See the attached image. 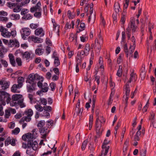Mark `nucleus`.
<instances>
[{"label": "nucleus", "mask_w": 156, "mask_h": 156, "mask_svg": "<svg viewBox=\"0 0 156 156\" xmlns=\"http://www.w3.org/2000/svg\"><path fill=\"white\" fill-rule=\"evenodd\" d=\"M85 26L84 23L80 22V24L79 26L77 27L79 31L77 30V31L76 33L75 34L73 33H72L70 34L69 37V40L70 42H73V43L75 44H77V33H79L80 31L84 30L85 28Z\"/></svg>", "instance_id": "nucleus-1"}, {"label": "nucleus", "mask_w": 156, "mask_h": 156, "mask_svg": "<svg viewBox=\"0 0 156 156\" xmlns=\"http://www.w3.org/2000/svg\"><path fill=\"white\" fill-rule=\"evenodd\" d=\"M103 43V39L101 35L99 34L95 40L94 47L95 50L98 53L100 51L101 45Z\"/></svg>", "instance_id": "nucleus-2"}, {"label": "nucleus", "mask_w": 156, "mask_h": 156, "mask_svg": "<svg viewBox=\"0 0 156 156\" xmlns=\"http://www.w3.org/2000/svg\"><path fill=\"white\" fill-rule=\"evenodd\" d=\"M109 142V141L107 139H105L104 140L101 147V153L100 156H105L107 154L109 148V146L108 145Z\"/></svg>", "instance_id": "nucleus-3"}, {"label": "nucleus", "mask_w": 156, "mask_h": 156, "mask_svg": "<svg viewBox=\"0 0 156 156\" xmlns=\"http://www.w3.org/2000/svg\"><path fill=\"white\" fill-rule=\"evenodd\" d=\"M137 27L135 25V23L134 22H132L128 24V27L126 29L127 37L128 39H129L131 36V32L134 33L136 30Z\"/></svg>", "instance_id": "nucleus-4"}, {"label": "nucleus", "mask_w": 156, "mask_h": 156, "mask_svg": "<svg viewBox=\"0 0 156 156\" xmlns=\"http://www.w3.org/2000/svg\"><path fill=\"white\" fill-rule=\"evenodd\" d=\"M105 122V120L103 117L100 116L99 118H98L96 119L95 122V126L97 133H99L101 127V123H103Z\"/></svg>", "instance_id": "nucleus-5"}, {"label": "nucleus", "mask_w": 156, "mask_h": 156, "mask_svg": "<svg viewBox=\"0 0 156 156\" xmlns=\"http://www.w3.org/2000/svg\"><path fill=\"white\" fill-rule=\"evenodd\" d=\"M31 30L30 29L27 27L22 28L21 31V36L22 38L24 40H26L27 37L30 34Z\"/></svg>", "instance_id": "nucleus-6"}, {"label": "nucleus", "mask_w": 156, "mask_h": 156, "mask_svg": "<svg viewBox=\"0 0 156 156\" xmlns=\"http://www.w3.org/2000/svg\"><path fill=\"white\" fill-rule=\"evenodd\" d=\"M0 31L1 32V35L4 37L9 38L11 36L10 32L3 26L0 27Z\"/></svg>", "instance_id": "nucleus-7"}, {"label": "nucleus", "mask_w": 156, "mask_h": 156, "mask_svg": "<svg viewBox=\"0 0 156 156\" xmlns=\"http://www.w3.org/2000/svg\"><path fill=\"white\" fill-rule=\"evenodd\" d=\"M0 85L3 90H5L8 88L10 85V82L9 81H6L4 79L0 80Z\"/></svg>", "instance_id": "nucleus-8"}, {"label": "nucleus", "mask_w": 156, "mask_h": 156, "mask_svg": "<svg viewBox=\"0 0 156 156\" xmlns=\"http://www.w3.org/2000/svg\"><path fill=\"white\" fill-rule=\"evenodd\" d=\"M83 53V50L77 53L76 58L77 63H80L81 62L85 55Z\"/></svg>", "instance_id": "nucleus-9"}, {"label": "nucleus", "mask_w": 156, "mask_h": 156, "mask_svg": "<svg viewBox=\"0 0 156 156\" xmlns=\"http://www.w3.org/2000/svg\"><path fill=\"white\" fill-rule=\"evenodd\" d=\"M18 84H14L11 87V91L14 93H19L20 92V89L22 87Z\"/></svg>", "instance_id": "nucleus-10"}, {"label": "nucleus", "mask_w": 156, "mask_h": 156, "mask_svg": "<svg viewBox=\"0 0 156 156\" xmlns=\"http://www.w3.org/2000/svg\"><path fill=\"white\" fill-rule=\"evenodd\" d=\"M29 81L31 83H35V81L39 79V76L37 74L32 73L28 76Z\"/></svg>", "instance_id": "nucleus-11"}, {"label": "nucleus", "mask_w": 156, "mask_h": 156, "mask_svg": "<svg viewBox=\"0 0 156 156\" xmlns=\"http://www.w3.org/2000/svg\"><path fill=\"white\" fill-rule=\"evenodd\" d=\"M2 94L4 97V101H5L7 104H9L11 100L10 94L5 91L2 92Z\"/></svg>", "instance_id": "nucleus-12"}, {"label": "nucleus", "mask_w": 156, "mask_h": 156, "mask_svg": "<svg viewBox=\"0 0 156 156\" xmlns=\"http://www.w3.org/2000/svg\"><path fill=\"white\" fill-rule=\"evenodd\" d=\"M27 146L33 149L34 150H37L38 144L37 142L35 141H33L31 140H29L27 143Z\"/></svg>", "instance_id": "nucleus-13"}, {"label": "nucleus", "mask_w": 156, "mask_h": 156, "mask_svg": "<svg viewBox=\"0 0 156 156\" xmlns=\"http://www.w3.org/2000/svg\"><path fill=\"white\" fill-rule=\"evenodd\" d=\"M29 84H28L27 86V91L28 92H32L35 90L36 83H31L29 82Z\"/></svg>", "instance_id": "nucleus-14"}, {"label": "nucleus", "mask_w": 156, "mask_h": 156, "mask_svg": "<svg viewBox=\"0 0 156 156\" xmlns=\"http://www.w3.org/2000/svg\"><path fill=\"white\" fill-rule=\"evenodd\" d=\"M34 34L36 35L43 37L44 35V31L42 28H39L35 30Z\"/></svg>", "instance_id": "nucleus-15"}, {"label": "nucleus", "mask_w": 156, "mask_h": 156, "mask_svg": "<svg viewBox=\"0 0 156 156\" xmlns=\"http://www.w3.org/2000/svg\"><path fill=\"white\" fill-rule=\"evenodd\" d=\"M29 39L30 40H31L34 43H41L43 41L42 39L40 38H39L36 37L34 36H30L29 37Z\"/></svg>", "instance_id": "nucleus-16"}, {"label": "nucleus", "mask_w": 156, "mask_h": 156, "mask_svg": "<svg viewBox=\"0 0 156 156\" xmlns=\"http://www.w3.org/2000/svg\"><path fill=\"white\" fill-rule=\"evenodd\" d=\"M98 66L99 71H101V72H103L104 69V65L103 58L101 57H99Z\"/></svg>", "instance_id": "nucleus-17"}, {"label": "nucleus", "mask_w": 156, "mask_h": 156, "mask_svg": "<svg viewBox=\"0 0 156 156\" xmlns=\"http://www.w3.org/2000/svg\"><path fill=\"white\" fill-rule=\"evenodd\" d=\"M51 21L53 26V30L57 33L58 35L59 36V26L55 23L54 19H52Z\"/></svg>", "instance_id": "nucleus-18"}, {"label": "nucleus", "mask_w": 156, "mask_h": 156, "mask_svg": "<svg viewBox=\"0 0 156 156\" xmlns=\"http://www.w3.org/2000/svg\"><path fill=\"white\" fill-rule=\"evenodd\" d=\"M41 4L40 2H38L34 7H33L30 9V11L31 12H34L35 11H40L41 9L40 7Z\"/></svg>", "instance_id": "nucleus-19"}, {"label": "nucleus", "mask_w": 156, "mask_h": 156, "mask_svg": "<svg viewBox=\"0 0 156 156\" xmlns=\"http://www.w3.org/2000/svg\"><path fill=\"white\" fill-rule=\"evenodd\" d=\"M137 79V76L135 73L133 72H132L130 74V77L129 80L128 82L129 83L131 82H135Z\"/></svg>", "instance_id": "nucleus-20"}, {"label": "nucleus", "mask_w": 156, "mask_h": 156, "mask_svg": "<svg viewBox=\"0 0 156 156\" xmlns=\"http://www.w3.org/2000/svg\"><path fill=\"white\" fill-rule=\"evenodd\" d=\"M93 9L92 7H90V15L88 17V21L90 22L91 20L94 21L95 19V14L94 13L93 14Z\"/></svg>", "instance_id": "nucleus-21"}, {"label": "nucleus", "mask_w": 156, "mask_h": 156, "mask_svg": "<svg viewBox=\"0 0 156 156\" xmlns=\"http://www.w3.org/2000/svg\"><path fill=\"white\" fill-rule=\"evenodd\" d=\"M12 97L18 103L19 102V101L20 100L23 98L22 95L17 94H13L12 96Z\"/></svg>", "instance_id": "nucleus-22"}, {"label": "nucleus", "mask_w": 156, "mask_h": 156, "mask_svg": "<svg viewBox=\"0 0 156 156\" xmlns=\"http://www.w3.org/2000/svg\"><path fill=\"white\" fill-rule=\"evenodd\" d=\"M55 52H54L53 55L52 56V58H54V66L55 67H57L60 64V62L58 58L57 57L55 56L54 55Z\"/></svg>", "instance_id": "nucleus-23"}, {"label": "nucleus", "mask_w": 156, "mask_h": 156, "mask_svg": "<svg viewBox=\"0 0 156 156\" xmlns=\"http://www.w3.org/2000/svg\"><path fill=\"white\" fill-rule=\"evenodd\" d=\"M90 50V49L89 44H87L84 47V50H83V52H84V54H85V55H87L89 54Z\"/></svg>", "instance_id": "nucleus-24"}, {"label": "nucleus", "mask_w": 156, "mask_h": 156, "mask_svg": "<svg viewBox=\"0 0 156 156\" xmlns=\"http://www.w3.org/2000/svg\"><path fill=\"white\" fill-rule=\"evenodd\" d=\"M9 57L11 64L13 66H16V62L13 55L11 53L9 55Z\"/></svg>", "instance_id": "nucleus-25"}, {"label": "nucleus", "mask_w": 156, "mask_h": 156, "mask_svg": "<svg viewBox=\"0 0 156 156\" xmlns=\"http://www.w3.org/2000/svg\"><path fill=\"white\" fill-rule=\"evenodd\" d=\"M140 76L142 80H144L146 76V71L144 66H143L141 68Z\"/></svg>", "instance_id": "nucleus-26"}, {"label": "nucleus", "mask_w": 156, "mask_h": 156, "mask_svg": "<svg viewBox=\"0 0 156 156\" xmlns=\"http://www.w3.org/2000/svg\"><path fill=\"white\" fill-rule=\"evenodd\" d=\"M67 15L69 19H72L75 17V14L73 11H71L70 10H69L67 11Z\"/></svg>", "instance_id": "nucleus-27"}, {"label": "nucleus", "mask_w": 156, "mask_h": 156, "mask_svg": "<svg viewBox=\"0 0 156 156\" xmlns=\"http://www.w3.org/2000/svg\"><path fill=\"white\" fill-rule=\"evenodd\" d=\"M124 90L125 92V94L127 95H129L130 89L129 82H127L124 86Z\"/></svg>", "instance_id": "nucleus-28"}, {"label": "nucleus", "mask_w": 156, "mask_h": 156, "mask_svg": "<svg viewBox=\"0 0 156 156\" xmlns=\"http://www.w3.org/2000/svg\"><path fill=\"white\" fill-rule=\"evenodd\" d=\"M135 44H133L132 45H130L129 50L128 51V54H126L127 56H128L129 55H131L133 53L135 50Z\"/></svg>", "instance_id": "nucleus-29"}, {"label": "nucleus", "mask_w": 156, "mask_h": 156, "mask_svg": "<svg viewBox=\"0 0 156 156\" xmlns=\"http://www.w3.org/2000/svg\"><path fill=\"white\" fill-rule=\"evenodd\" d=\"M126 10L124 9L123 10V12L122 13V15L121 17V20H120L122 23L124 24L125 21V18L126 16Z\"/></svg>", "instance_id": "nucleus-30"}, {"label": "nucleus", "mask_w": 156, "mask_h": 156, "mask_svg": "<svg viewBox=\"0 0 156 156\" xmlns=\"http://www.w3.org/2000/svg\"><path fill=\"white\" fill-rule=\"evenodd\" d=\"M10 17L11 20H17L20 19V16L18 14H12L10 15Z\"/></svg>", "instance_id": "nucleus-31"}, {"label": "nucleus", "mask_w": 156, "mask_h": 156, "mask_svg": "<svg viewBox=\"0 0 156 156\" xmlns=\"http://www.w3.org/2000/svg\"><path fill=\"white\" fill-rule=\"evenodd\" d=\"M31 117L26 115L23 117L20 120V122H24L26 121L27 122H30L31 119Z\"/></svg>", "instance_id": "nucleus-32"}, {"label": "nucleus", "mask_w": 156, "mask_h": 156, "mask_svg": "<svg viewBox=\"0 0 156 156\" xmlns=\"http://www.w3.org/2000/svg\"><path fill=\"white\" fill-rule=\"evenodd\" d=\"M38 132L36 129H34L32 130V133H31V136H30V139L36 138L38 136Z\"/></svg>", "instance_id": "nucleus-33"}, {"label": "nucleus", "mask_w": 156, "mask_h": 156, "mask_svg": "<svg viewBox=\"0 0 156 156\" xmlns=\"http://www.w3.org/2000/svg\"><path fill=\"white\" fill-rule=\"evenodd\" d=\"M33 113V110L31 109H29L25 111L24 114L26 115L31 117Z\"/></svg>", "instance_id": "nucleus-34"}, {"label": "nucleus", "mask_w": 156, "mask_h": 156, "mask_svg": "<svg viewBox=\"0 0 156 156\" xmlns=\"http://www.w3.org/2000/svg\"><path fill=\"white\" fill-rule=\"evenodd\" d=\"M2 92H5V91L2 90H0V101L2 103V105L5 106L6 105V102L4 101V97L2 94Z\"/></svg>", "instance_id": "nucleus-35"}, {"label": "nucleus", "mask_w": 156, "mask_h": 156, "mask_svg": "<svg viewBox=\"0 0 156 156\" xmlns=\"http://www.w3.org/2000/svg\"><path fill=\"white\" fill-rule=\"evenodd\" d=\"M40 133L43 135V137L45 138L47 133V129L45 128H41L40 130Z\"/></svg>", "instance_id": "nucleus-36"}, {"label": "nucleus", "mask_w": 156, "mask_h": 156, "mask_svg": "<svg viewBox=\"0 0 156 156\" xmlns=\"http://www.w3.org/2000/svg\"><path fill=\"white\" fill-rule=\"evenodd\" d=\"M34 107L36 110L39 112H42L44 110V107H42L40 105H34Z\"/></svg>", "instance_id": "nucleus-37"}, {"label": "nucleus", "mask_w": 156, "mask_h": 156, "mask_svg": "<svg viewBox=\"0 0 156 156\" xmlns=\"http://www.w3.org/2000/svg\"><path fill=\"white\" fill-rule=\"evenodd\" d=\"M21 6H20L17 3V5L14 7L13 9V11L14 12H20L21 10Z\"/></svg>", "instance_id": "nucleus-38"}, {"label": "nucleus", "mask_w": 156, "mask_h": 156, "mask_svg": "<svg viewBox=\"0 0 156 156\" xmlns=\"http://www.w3.org/2000/svg\"><path fill=\"white\" fill-rule=\"evenodd\" d=\"M24 78L22 76L19 77L17 80L18 83L17 84L22 87L23 85V82L24 81Z\"/></svg>", "instance_id": "nucleus-39"}, {"label": "nucleus", "mask_w": 156, "mask_h": 156, "mask_svg": "<svg viewBox=\"0 0 156 156\" xmlns=\"http://www.w3.org/2000/svg\"><path fill=\"white\" fill-rule=\"evenodd\" d=\"M9 104L11 106L13 107L17 105L18 103L12 97L11 100Z\"/></svg>", "instance_id": "nucleus-40"}, {"label": "nucleus", "mask_w": 156, "mask_h": 156, "mask_svg": "<svg viewBox=\"0 0 156 156\" xmlns=\"http://www.w3.org/2000/svg\"><path fill=\"white\" fill-rule=\"evenodd\" d=\"M35 151L33 149L27 146V149L26 151V153L28 155H31L34 154V151Z\"/></svg>", "instance_id": "nucleus-41"}, {"label": "nucleus", "mask_w": 156, "mask_h": 156, "mask_svg": "<svg viewBox=\"0 0 156 156\" xmlns=\"http://www.w3.org/2000/svg\"><path fill=\"white\" fill-rule=\"evenodd\" d=\"M48 84L46 83H44L42 88V90L43 92H46L48 91Z\"/></svg>", "instance_id": "nucleus-42"}, {"label": "nucleus", "mask_w": 156, "mask_h": 156, "mask_svg": "<svg viewBox=\"0 0 156 156\" xmlns=\"http://www.w3.org/2000/svg\"><path fill=\"white\" fill-rule=\"evenodd\" d=\"M44 50L41 48H37L36 50L35 53L37 55H42L44 52Z\"/></svg>", "instance_id": "nucleus-43"}, {"label": "nucleus", "mask_w": 156, "mask_h": 156, "mask_svg": "<svg viewBox=\"0 0 156 156\" xmlns=\"http://www.w3.org/2000/svg\"><path fill=\"white\" fill-rule=\"evenodd\" d=\"M114 9L116 12H119L120 8L119 3H116L115 4Z\"/></svg>", "instance_id": "nucleus-44"}, {"label": "nucleus", "mask_w": 156, "mask_h": 156, "mask_svg": "<svg viewBox=\"0 0 156 156\" xmlns=\"http://www.w3.org/2000/svg\"><path fill=\"white\" fill-rule=\"evenodd\" d=\"M123 55L122 54H120L119 55V56L117 60V63L119 64L121 63L123 60Z\"/></svg>", "instance_id": "nucleus-45"}, {"label": "nucleus", "mask_w": 156, "mask_h": 156, "mask_svg": "<svg viewBox=\"0 0 156 156\" xmlns=\"http://www.w3.org/2000/svg\"><path fill=\"white\" fill-rule=\"evenodd\" d=\"M40 103L44 105H46L47 103V100L43 98H41L40 99Z\"/></svg>", "instance_id": "nucleus-46"}, {"label": "nucleus", "mask_w": 156, "mask_h": 156, "mask_svg": "<svg viewBox=\"0 0 156 156\" xmlns=\"http://www.w3.org/2000/svg\"><path fill=\"white\" fill-rule=\"evenodd\" d=\"M6 51V49L4 47H2L0 48V58H3L4 57V55L3 52Z\"/></svg>", "instance_id": "nucleus-47"}, {"label": "nucleus", "mask_w": 156, "mask_h": 156, "mask_svg": "<svg viewBox=\"0 0 156 156\" xmlns=\"http://www.w3.org/2000/svg\"><path fill=\"white\" fill-rule=\"evenodd\" d=\"M31 136V133H28L27 134L23 135L22 136V139L25 140H26L27 139L30 138V136Z\"/></svg>", "instance_id": "nucleus-48"}, {"label": "nucleus", "mask_w": 156, "mask_h": 156, "mask_svg": "<svg viewBox=\"0 0 156 156\" xmlns=\"http://www.w3.org/2000/svg\"><path fill=\"white\" fill-rule=\"evenodd\" d=\"M151 81V83L153 86H156V77H154L152 76L150 77Z\"/></svg>", "instance_id": "nucleus-49"}, {"label": "nucleus", "mask_w": 156, "mask_h": 156, "mask_svg": "<svg viewBox=\"0 0 156 156\" xmlns=\"http://www.w3.org/2000/svg\"><path fill=\"white\" fill-rule=\"evenodd\" d=\"M23 100L24 99L23 98L20 100L18 104V105H19L21 108H24L26 106L25 104L23 102Z\"/></svg>", "instance_id": "nucleus-50"}, {"label": "nucleus", "mask_w": 156, "mask_h": 156, "mask_svg": "<svg viewBox=\"0 0 156 156\" xmlns=\"http://www.w3.org/2000/svg\"><path fill=\"white\" fill-rule=\"evenodd\" d=\"M6 4L8 7L10 8H12L16 6L17 5V3H13L9 2L7 3Z\"/></svg>", "instance_id": "nucleus-51"}, {"label": "nucleus", "mask_w": 156, "mask_h": 156, "mask_svg": "<svg viewBox=\"0 0 156 156\" xmlns=\"http://www.w3.org/2000/svg\"><path fill=\"white\" fill-rule=\"evenodd\" d=\"M20 129L18 127L15 128L14 130L12 131V134L14 135H17L20 132Z\"/></svg>", "instance_id": "nucleus-52"}, {"label": "nucleus", "mask_w": 156, "mask_h": 156, "mask_svg": "<svg viewBox=\"0 0 156 156\" xmlns=\"http://www.w3.org/2000/svg\"><path fill=\"white\" fill-rule=\"evenodd\" d=\"M39 26L38 23H31L30 25V27L32 29H35L37 28Z\"/></svg>", "instance_id": "nucleus-53"}, {"label": "nucleus", "mask_w": 156, "mask_h": 156, "mask_svg": "<svg viewBox=\"0 0 156 156\" xmlns=\"http://www.w3.org/2000/svg\"><path fill=\"white\" fill-rule=\"evenodd\" d=\"M30 55L28 52H25L23 55V57L25 58L26 60L29 59L30 57Z\"/></svg>", "instance_id": "nucleus-54"}, {"label": "nucleus", "mask_w": 156, "mask_h": 156, "mask_svg": "<svg viewBox=\"0 0 156 156\" xmlns=\"http://www.w3.org/2000/svg\"><path fill=\"white\" fill-rule=\"evenodd\" d=\"M88 140H85L83 143L81 147V149L82 150H84L87 144Z\"/></svg>", "instance_id": "nucleus-55"}, {"label": "nucleus", "mask_w": 156, "mask_h": 156, "mask_svg": "<svg viewBox=\"0 0 156 156\" xmlns=\"http://www.w3.org/2000/svg\"><path fill=\"white\" fill-rule=\"evenodd\" d=\"M122 67L121 66H119V69L116 73V75L119 77H120L122 76Z\"/></svg>", "instance_id": "nucleus-56"}, {"label": "nucleus", "mask_w": 156, "mask_h": 156, "mask_svg": "<svg viewBox=\"0 0 156 156\" xmlns=\"http://www.w3.org/2000/svg\"><path fill=\"white\" fill-rule=\"evenodd\" d=\"M41 10L40 11H38V12H35L34 14V16L37 18H40L41 17Z\"/></svg>", "instance_id": "nucleus-57"}, {"label": "nucleus", "mask_w": 156, "mask_h": 156, "mask_svg": "<svg viewBox=\"0 0 156 156\" xmlns=\"http://www.w3.org/2000/svg\"><path fill=\"white\" fill-rule=\"evenodd\" d=\"M23 17L26 20H30L33 18V16L30 14H28L24 15Z\"/></svg>", "instance_id": "nucleus-58"}, {"label": "nucleus", "mask_w": 156, "mask_h": 156, "mask_svg": "<svg viewBox=\"0 0 156 156\" xmlns=\"http://www.w3.org/2000/svg\"><path fill=\"white\" fill-rule=\"evenodd\" d=\"M76 110L77 111L76 112V113H75L74 115L76 114L78 115H80L81 114L82 112L83 111V109L82 108L79 109L78 107H76Z\"/></svg>", "instance_id": "nucleus-59"}, {"label": "nucleus", "mask_w": 156, "mask_h": 156, "mask_svg": "<svg viewBox=\"0 0 156 156\" xmlns=\"http://www.w3.org/2000/svg\"><path fill=\"white\" fill-rule=\"evenodd\" d=\"M11 112L10 110L8 109H7L5 110V116L6 118H9Z\"/></svg>", "instance_id": "nucleus-60"}, {"label": "nucleus", "mask_w": 156, "mask_h": 156, "mask_svg": "<svg viewBox=\"0 0 156 156\" xmlns=\"http://www.w3.org/2000/svg\"><path fill=\"white\" fill-rule=\"evenodd\" d=\"M44 121H41L39 122V123L37 124V126L38 127L42 128L44 125L45 124Z\"/></svg>", "instance_id": "nucleus-61"}, {"label": "nucleus", "mask_w": 156, "mask_h": 156, "mask_svg": "<svg viewBox=\"0 0 156 156\" xmlns=\"http://www.w3.org/2000/svg\"><path fill=\"white\" fill-rule=\"evenodd\" d=\"M146 151H147L146 149H142L141 150L140 152V156H146Z\"/></svg>", "instance_id": "nucleus-62"}, {"label": "nucleus", "mask_w": 156, "mask_h": 156, "mask_svg": "<svg viewBox=\"0 0 156 156\" xmlns=\"http://www.w3.org/2000/svg\"><path fill=\"white\" fill-rule=\"evenodd\" d=\"M80 39L81 42H84L88 40V37L82 35L80 37Z\"/></svg>", "instance_id": "nucleus-63"}, {"label": "nucleus", "mask_w": 156, "mask_h": 156, "mask_svg": "<svg viewBox=\"0 0 156 156\" xmlns=\"http://www.w3.org/2000/svg\"><path fill=\"white\" fill-rule=\"evenodd\" d=\"M16 62L19 66H21L22 65L21 59L20 58H17L16 59Z\"/></svg>", "instance_id": "nucleus-64"}]
</instances>
